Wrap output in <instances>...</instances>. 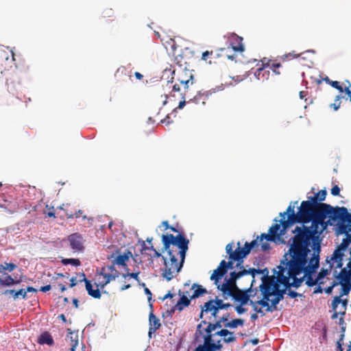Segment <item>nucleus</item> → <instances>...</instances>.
<instances>
[{
	"mask_svg": "<svg viewBox=\"0 0 351 351\" xmlns=\"http://www.w3.org/2000/svg\"><path fill=\"white\" fill-rule=\"evenodd\" d=\"M341 98H343V99H346L344 96H341V95H337L336 96V98L335 99V103L334 104H332L330 105V106L332 108H333V109L337 111V110L339 109L340 106H341V101H340V99Z\"/></svg>",
	"mask_w": 351,
	"mask_h": 351,
	"instance_id": "obj_52",
	"label": "nucleus"
},
{
	"mask_svg": "<svg viewBox=\"0 0 351 351\" xmlns=\"http://www.w3.org/2000/svg\"><path fill=\"white\" fill-rule=\"evenodd\" d=\"M3 294L8 295H11L14 300H17L19 297H21L23 299L25 300L27 298V295H26V291H25V289L21 288L19 290L15 289H6Z\"/></svg>",
	"mask_w": 351,
	"mask_h": 351,
	"instance_id": "obj_24",
	"label": "nucleus"
},
{
	"mask_svg": "<svg viewBox=\"0 0 351 351\" xmlns=\"http://www.w3.org/2000/svg\"><path fill=\"white\" fill-rule=\"evenodd\" d=\"M189 240L186 238V234L182 230L176 235L174 245L178 247L179 250H189Z\"/></svg>",
	"mask_w": 351,
	"mask_h": 351,
	"instance_id": "obj_16",
	"label": "nucleus"
},
{
	"mask_svg": "<svg viewBox=\"0 0 351 351\" xmlns=\"http://www.w3.org/2000/svg\"><path fill=\"white\" fill-rule=\"evenodd\" d=\"M199 351H219L215 344V339H212L211 335H204V343L199 344L197 346Z\"/></svg>",
	"mask_w": 351,
	"mask_h": 351,
	"instance_id": "obj_12",
	"label": "nucleus"
},
{
	"mask_svg": "<svg viewBox=\"0 0 351 351\" xmlns=\"http://www.w3.org/2000/svg\"><path fill=\"white\" fill-rule=\"evenodd\" d=\"M340 284V282H337V280H333L332 282H331V285L328 287H327L326 288L324 289V291L327 294V295H331L332 293V291H333V289L339 285Z\"/></svg>",
	"mask_w": 351,
	"mask_h": 351,
	"instance_id": "obj_48",
	"label": "nucleus"
},
{
	"mask_svg": "<svg viewBox=\"0 0 351 351\" xmlns=\"http://www.w3.org/2000/svg\"><path fill=\"white\" fill-rule=\"evenodd\" d=\"M298 203V201L290 203L287 209L289 217L302 221L304 223H311V226H297L292 230L293 236L287 241V245L312 244L319 228L317 226L313 227L314 218L312 214L306 213V211L302 208V204L298 207V213L295 212V207Z\"/></svg>",
	"mask_w": 351,
	"mask_h": 351,
	"instance_id": "obj_2",
	"label": "nucleus"
},
{
	"mask_svg": "<svg viewBox=\"0 0 351 351\" xmlns=\"http://www.w3.org/2000/svg\"><path fill=\"white\" fill-rule=\"evenodd\" d=\"M259 290L263 296L262 299L260 300L261 307L266 308L265 312H273V310H269V308L271 307V304H269L270 295H269L267 284L262 282L259 286Z\"/></svg>",
	"mask_w": 351,
	"mask_h": 351,
	"instance_id": "obj_11",
	"label": "nucleus"
},
{
	"mask_svg": "<svg viewBox=\"0 0 351 351\" xmlns=\"http://www.w3.org/2000/svg\"><path fill=\"white\" fill-rule=\"evenodd\" d=\"M82 240V236L78 232L73 233L68 237L71 248L77 252H83L84 250Z\"/></svg>",
	"mask_w": 351,
	"mask_h": 351,
	"instance_id": "obj_9",
	"label": "nucleus"
},
{
	"mask_svg": "<svg viewBox=\"0 0 351 351\" xmlns=\"http://www.w3.org/2000/svg\"><path fill=\"white\" fill-rule=\"evenodd\" d=\"M344 252L345 251L339 249L338 247H336L332 255L330 256V261L343 259L345 256Z\"/></svg>",
	"mask_w": 351,
	"mask_h": 351,
	"instance_id": "obj_44",
	"label": "nucleus"
},
{
	"mask_svg": "<svg viewBox=\"0 0 351 351\" xmlns=\"http://www.w3.org/2000/svg\"><path fill=\"white\" fill-rule=\"evenodd\" d=\"M289 249L273 272L278 282L289 287L298 289L306 276L317 271L320 267V252L313 244L288 245Z\"/></svg>",
	"mask_w": 351,
	"mask_h": 351,
	"instance_id": "obj_1",
	"label": "nucleus"
},
{
	"mask_svg": "<svg viewBox=\"0 0 351 351\" xmlns=\"http://www.w3.org/2000/svg\"><path fill=\"white\" fill-rule=\"evenodd\" d=\"M139 274H140V271L127 272L125 274H123L122 276L125 279H126L127 278H130L134 279L136 282H139V277H138Z\"/></svg>",
	"mask_w": 351,
	"mask_h": 351,
	"instance_id": "obj_49",
	"label": "nucleus"
},
{
	"mask_svg": "<svg viewBox=\"0 0 351 351\" xmlns=\"http://www.w3.org/2000/svg\"><path fill=\"white\" fill-rule=\"evenodd\" d=\"M204 328H203L202 324H197L195 332L194 334V343H196L197 341H199L200 337H202L204 339V335H205V332L204 330Z\"/></svg>",
	"mask_w": 351,
	"mask_h": 351,
	"instance_id": "obj_41",
	"label": "nucleus"
},
{
	"mask_svg": "<svg viewBox=\"0 0 351 351\" xmlns=\"http://www.w3.org/2000/svg\"><path fill=\"white\" fill-rule=\"evenodd\" d=\"M238 247L234 250V257L238 259V265L243 263L244 259L249 255L244 247H241L240 242L237 243Z\"/></svg>",
	"mask_w": 351,
	"mask_h": 351,
	"instance_id": "obj_25",
	"label": "nucleus"
},
{
	"mask_svg": "<svg viewBox=\"0 0 351 351\" xmlns=\"http://www.w3.org/2000/svg\"><path fill=\"white\" fill-rule=\"evenodd\" d=\"M67 337L72 342L70 351H75L76 346L78 345V335L77 332L72 331L70 328H67Z\"/></svg>",
	"mask_w": 351,
	"mask_h": 351,
	"instance_id": "obj_32",
	"label": "nucleus"
},
{
	"mask_svg": "<svg viewBox=\"0 0 351 351\" xmlns=\"http://www.w3.org/2000/svg\"><path fill=\"white\" fill-rule=\"evenodd\" d=\"M36 189L34 186H29L28 188H25L22 191V197L25 202H27L29 200L34 199L36 197Z\"/></svg>",
	"mask_w": 351,
	"mask_h": 351,
	"instance_id": "obj_30",
	"label": "nucleus"
},
{
	"mask_svg": "<svg viewBox=\"0 0 351 351\" xmlns=\"http://www.w3.org/2000/svg\"><path fill=\"white\" fill-rule=\"evenodd\" d=\"M335 279L337 280V282H340L341 285V289L340 293V296L348 295L351 291V280H346L344 279L335 278Z\"/></svg>",
	"mask_w": 351,
	"mask_h": 351,
	"instance_id": "obj_27",
	"label": "nucleus"
},
{
	"mask_svg": "<svg viewBox=\"0 0 351 351\" xmlns=\"http://www.w3.org/2000/svg\"><path fill=\"white\" fill-rule=\"evenodd\" d=\"M61 263L63 265H71L74 267H78L81 265V261L77 258H63L61 260Z\"/></svg>",
	"mask_w": 351,
	"mask_h": 351,
	"instance_id": "obj_39",
	"label": "nucleus"
},
{
	"mask_svg": "<svg viewBox=\"0 0 351 351\" xmlns=\"http://www.w3.org/2000/svg\"><path fill=\"white\" fill-rule=\"evenodd\" d=\"M153 252H154V254L152 255L149 254H147V255H149L153 258H162V259L163 261V264L165 265V268L162 269V276L167 281L171 280L173 278V276L172 274L173 272L171 271V267H169V263L168 262L167 258L165 256H162V253L159 252L156 250H155V251H154Z\"/></svg>",
	"mask_w": 351,
	"mask_h": 351,
	"instance_id": "obj_8",
	"label": "nucleus"
},
{
	"mask_svg": "<svg viewBox=\"0 0 351 351\" xmlns=\"http://www.w3.org/2000/svg\"><path fill=\"white\" fill-rule=\"evenodd\" d=\"M221 310H228L229 308L232 307L233 305L228 302H224L223 299H220L216 296L214 299H210Z\"/></svg>",
	"mask_w": 351,
	"mask_h": 351,
	"instance_id": "obj_34",
	"label": "nucleus"
},
{
	"mask_svg": "<svg viewBox=\"0 0 351 351\" xmlns=\"http://www.w3.org/2000/svg\"><path fill=\"white\" fill-rule=\"evenodd\" d=\"M243 276V270H239V271H232L229 273V278L228 279L231 284H234L238 279Z\"/></svg>",
	"mask_w": 351,
	"mask_h": 351,
	"instance_id": "obj_42",
	"label": "nucleus"
},
{
	"mask_svg": "<svg viewBox=\"0 0 351 351\" xmlns=\"http://www.w3.org/2000/svg\"><path fill=\"white\" fill-rule=\"evenodd\" d=\"M182 100L179 102L178 107L176 108L175 109H173L172 112H171V114H173L174 117L176 116L177 110L178 109L181 110V109L184 108V107L186 105V102L185 101L184 95H182Z\"/></svg>",
	"mask_w": 351,
	"mask_h": 351,
	"instance_id": "obj_55",
	"label": "nucleus"
},
{
	"mask_svg": "<svg viewBox=\"0 0 351 351\" xmlns=\"http://www.w3.org/2000/svg\"><path fill=\"white\" fill-rule=\"evenodd\" d=\"M317 271H315L313 274H309L306 276V278L305 280V284L308 287H313L315 285H319V282L317 280V278H313V276H315L317 274Z\"/></svg>",
	"mask_w": 351,
	"mask_h": 351,
	"instance_id": "obj_40",
	"label": "nucleus"
},
{
	"mask_svg": "<svg viewBox=\"0 0 351 351\" xmlns=\"http://www.w3.org/2000/svg\"><path fill=\"white\" fill-rule=\"evenodd\" d=\"M17 266L14 263L5 262L3 264H0V274H3V272H5V271L11 272Z\"/></svg>",
	"mask_w": 351,
	"mask_h": 351,
	"instance_id": "obj_43",
	"label": "nucleus"
},
{
	"mask_svg": "<svg viewBox=\"0 0 351 351\" xmlns=\"http://www.w3.org/2000/svg\"><path fill=\"white\" fill-rule=\"evenodd\" d=\"M6 84L8 86V91L13 96H15L16 99L22 101L23 99L18 92V89L21 87L20 83H15L13 81L10 82L8 80H7Z\"/></svg>",
	"mask_w": 351,
	"mask_h": 351,
	"instance_id": "obj_21",
	"label": "nucleus"
},
{
	"mask_svg": "<svg viewBox=\"0 0 351 351\" xmlns=\"http://www.w3.org/2000/svg\"><path fill=\"white\" fill-rule=\"evenodd\" d=\"M15 277L13 278L11 275L6 272H3L0 275V286L3 287H10L16 285Z\"/></svg>",
	"mask_w": 351,
	"mask_h": 351,
	"instance_id": "obj_19",
	"label": "nucleus"
},
{
	"mask_svg": "<svg viewBox=\"0 0 351 351\" xmlns=\"http://www.w3.org/2000/svg\"><path fill=\"white\" fill-rule=\"evenodd\" d=\"M167 252L168 254V256H169V261H168L169 263V266L170 265L171 267L175 266L176 270L177 265H178V262L176 255L173 254V250H168V251H167Z\"/></svg>",
	"mask_w": 351,
	"mask_h": 351,
	"instance_id": "obj_46",
	"label": "nucleus"
},
{
	"mask_svg": "<svg viewBox=\"0 0 351 351\" xmlns=\"http://www.w3.org/2000/svg\"><path fill=\"white\" fill-rule=\"evenodd\" d=\"M246 305H242V304H237L233 305L232 307H234L235 311L239 315H241L244 313H245L247 311V309L245 307Z\"/></svg>",
	"mask_w": 351,
	"mask_h": 351,
	"instance_id": "obj_51",
	"label": "nucleus"
},
{
	"mask_svg": "<svg viewBox=\"0 0 351 351\" xmlns=\"http://www.w3.org/2000/svg\"><path fill=\"white\" fill-rule=\"evenodd\" d=\"M217 289L221 291V295L223 300H226L229 298L232 300L234 293L232 290V284L229 282L228 277H226L223 282L217 287Z\"/></svg>",
	"mask_w": 351,
	"mask_h": 351,
	"instance_id": "obj_10",
	"label": "nucleus"
},
{
	"mask_svg": "<svg viewBox=\"0 0 351 351\" xmlns=\"http://www.w3.org/2000/svg\"><path fill=\"white\" fill-rule=\"evenodd\" d=\"M245 320L241 318H234L230 320V322L226 323V328H230V329H236L239 326H243Z\"/></svg>",
	"mask_w": 351,
	"mask_h": 351,
	"instance_id": "obj_36",
	"label": "nucleus"
},
{
	"mask_svg": "<svg viewBox=\"0 0 351 351\" xmlns=\"http://www.w3.org/2000/svg\"><path fill=\"white\" fill-rule=\"evenodd\" d=\"M204 311H206V313H211V316L215 319L217 318L218 313L221 311L210 300L204 303Z\"/></svg>",
	"mask_w": 351,
	"mask_h": 351,
	"instance_id": "obj_23",
	"label": "nucleus"
},
{
	"mask_svg": "<svg viewBox=\"0 0 351 351\" xmlns=\"http://www.w3.org/2000/svg\"><path fill=\"white\" fill-rule=\"evenodd\" d=\"M333 276L334 278H341L346 280H351V267L342 268L339 274L335 270L333 273Z\"/></svg>",
	"mask_w": 351,
	"mask_h": 351,
	"instance_id": "obj_31",
	"label": "nucleus"
},
{
	"mask_svg": "<svg viewBox=\"0 0 351 351\" xmlns=\"http://www.w3.org/2000/svg\"><path fill=\"white\" fill-rule=\"evenodd\" d=\"M333 265L330 264L328 268H322L319 272L317 271L316 278L319 285L324 284V279L330 274Z\"/></svg>",
	"mask_w": 351,
	"mask_h": 351,
	"instance_id": "obj_28",
	"label": "nucleus"
},
{
	"mask_svg": "<svg viewBox=\"0 0 351 351\" xmlns=\"http://www.w3.org/2000/svg\"><path fill=\"white\" fill-rule=\"evenodd\" d=\"M329 226L334 227V230L337 236L345 234L346 237H350L351 239V212L350 210L345 206H341V209H339L336 213L318 228L312 244L320 253L324 237V233L328 232Z\"/></svg>",
	"mask_w": 351,
	"mask_h": 351,
	"instance_id": "obj_3",
	"label": "nucleus"
},
{
	"mask_svg": "<svg viewBox=\"0 0 351 351\" xmlns=\"http://www.w3.org/2000/svg\"><path fill=\"white\" fill-rule=\"evenodd\" d=\"M253 308V311L261 315V317H263L265 315V312L263 310L262 307H258V306L255 305L254 306H252Z\"/></svg>",
	"mask_w": 351,
	"mask_h": 351,
	"instance_id": "obj_64",
	"label": "nucleus"
},
{
	"mask_svg": "<svg viewBox=\"0 0 351 351\" xmlns=\"http://www.w3.org/2000/svg\"><path fill=\"white\" fill-rule=\"evenodd\" d=\"M269 66L271 69V70L273 71V72L275 74H276V75L280 74V72L278 70V69L281 66V64L280 62L273 63L271 66L269 64Z\"/></svg>",
	"mask_w": 351,
	"mask_h": 351,
	"instance_id": "obj_61",
	"label": "nucleus"
},
{
	"mask_svg": "<svg viewBox=\"0 0 351 351\" xmlns=\"http://www.w3.org/2000/svg\"><path fill=\"white\" fill-rule=\"evenodd\" d=\"M178 295L180 299L178 300L177 303L175 304V308H177L178 311H182L184 308L188 307L191 304V302L192 299L189 298L186 295L182 292L181 290H179Z\"/></svg>",
	"mask_w": 351,
	"mask_h": 351,
	"instance_id": "obj_15",
	"label": "nucleus"
},
{
	"mask_svg": "<svg viewBox=\"0 0 351 351\" xmlns=\"http://www.w3.org/2000/svg\"><path fill=\"white\" fill-rule=\"evenodd\" d=\"M243 276L245 275H250L253 278H254L256 274H258V269L254 267L250 268L248 269H243Z\"/></svg>",
	"mask_w": 351,
	"mask_h": 351,
	"instance_id": "obj_54",
	"label": "nucleus"
},
{
	"mask_svg": "<svg viewBox=\"0 0 351 351\" xmlns=\"http://www.w3.org/2000/svg\"><path fill=\"white\" fill-rule=\"evenodd\" d=\"M339 304V297H338V295H335L333 297V299L331 302L332 310L330 311H337Z\"/></svg>",
	"mask_w": 351,
	"mask_h": 351,
	"instance_id": "obj_57",
	"label": "nucleus"
},
{
	"mask_svg": "<svg viewBox=\"0 0 351 351\" xmlns=\"http://www.w3.org/2000/svg\"><path fill=\"white\" fill-rule=\"evenodd\" d=\"M191 289L193 291L191 295L192 300L199 298L207 293L206 289L197 283L193 284Z\"/></svg>",
	"mask_w": 351,
	"mask_h": 351,
	"instance_id": "obj_26",
	"label": "nucleus"
},
{
	"mask_svg": "<svg viewBox=\"0 0 351 351\" xmlns=\"http://www.w3.org/2000/svg\"><path fill=\"white\" fill-rule=\"evenodd\" d=\"M269 234L274 237V238H276V241H279L282 243H285V241L283 239H281V237L283 234H281L282 230H281V226L278 223L273 224L268 230Z\"/></svg>",
	"mask_w": 351,
	"mask_h": 351,
	"instance_id": "obj_22",
	"label": "nucleus"
},
{
	"mask_svg": "<svg viewBox=\"0 0 351 351\" xmlns=\"http://www.w3.org/2000/svg\"><path fill=\"white\" fill-rule=\"evenodd\" d=\"M243 38L238 36L235 33H232L230 37V42L232 49L234 51L243 52L245 50V47L242 43Z\"/></svg>",
	"mask_w": 351,
	"mask_h": 351,
	"instance_id": "obj_13",
	"label": "nucleus"
},
{
	"mask_svg": "<svg viewBox=\"0 0 351 351\" xmlns=\"http://www.w3.org/2000/svg\"><path fill=\"white\" fill-rule=\"evenodd\" d=\"M230 317V313H224L221 317H219L218 319L223 324V326L226 328V323L230 322V320L229 319Z\"/></svg>",
	"mask_w": 351,
	"mask_h": 351,
	"instance_id": "obj_59",
	"label": "nucleus"
},
{
	"mask_svg": "<svg viewBox=\"0 0 351 351\" xmlns=\"http://www.w3.org/2000/svg\"><path fill=\"white\" fill-rule=\"evenodd\" d=\"M327 195V191L322 189L315 193L314 195L307 196V200L302 202V208L306 211V213L312 214L314 218L313 227H319L336 213L341 206H333L329 204L324 203Z\"/></svg>",
	"mask_w": 351,
	"mask_h": 351,
	"instance_id": "obj_4",
	"label": "nucleus"
},
{
	"mask_svg": "<svg viewBox=\"0 0 351 351\" xmlns=\"http://www.w3.org/2000/svg\"><path fill=\"white\" fill-rule=\"evenodd\" d=\"M233 243H230L226 247V252L228 254V257H230V255L234 256V250H233Z\"/></svg>",
	"mask_w": 351,
	"mask_h": 351,
	"instance_id": "obj_60",
	"label": "nucleus"
},
{
	"mask_svg": "<svg viewBox=\"0 0 351 351\" xmlns=\"http://www.w3.org/2000/svg\"><path fill=\"white\" fill-rule=\"evenodd\" d=\"M341 189L338 185H334L330 191L333 196H339L340 195Z\"/></svg>",
	"mask_w": 351,
	"mask_h": 351,
	"instance_id": "obj_63",
	"label": "nucleus"
},
{
	"mask_svg": "<svg viewBox=\"0 0 351 351\" xmlns=\"http://www.w3.org/2000/svg\"><path fill=\"white\" fill-rule=\"evenodd\" d=\"M267 67H269V64H263V66L262 67H260L258 69H256V71H255L254 73V76L258 79V80H261V73L262 71H263V70L267 68Z\"/></svg>",
	"mask_w": 351,
	"mask_h": 351,
	"instance_id": "obj_58",
	"label": "nucleus"
},
{
	"mask_svg": "<svg viewBox=\"0 0 351 351\" xmlns=\"http://www.w3.org/2000/svg\"><path fill=\"white\" fill-rule=\"evenodd\" d=\"M77 276L81 277L82 279L79 280L80 282H84L86 290L90 297L95 299H100L101 297V292L99 289H94L91 280L86 278L84 272H80Z\"/></svg>",
	"mask_w": 351,
	"mask_h": 351,
	"instance_id": "obj_7",
	"label": "nucleus"
},
{
	"mask_svg": "<svg viewBox=\"0 0 351 351\" xmlns=\"http://www.w3.org/2000/svg\"><path fill=\"white\" fill-rule=\"evenodd\" d=\"M284 289H286V294L292 299L297 298H302L304 297V295L302 293H298L295 291L292 290L291 289L293 287H289V286L285 285V284H280Z\"/></svg>",
	"mask_w": 351,
	"mask_h": 351,
	"instance_id": "obj_38",
	"label": "nucleus"
},
{
	"mask_svg": "<svg viewBox=\"0 0 351 351\" xmlns=\"http://www.w3.org/2000/svg\"><path fill=\"white\" fill-rule=\"evenodd\" d=\"M130 256H132V253L130 250H126L123 254H121L120 250L117 249L110 255L108 256L107 258L112 261L113 265L122 266L126 264Z\"/></svg>",
	"mask_w": 351,
	"mask_h": 351,
	"instance_id": "obj_6",
	"label": "nucleus"
},
{
	"mask_svg": "<svg viewBox=\"0 0 351 351\" xmlns=\"http://www.w3.org/2000/svg\"><path fill=\"white\" fill-rule=\"evenodd\" d=\"M149 327L154 328L155 330H158L161 326L160 319L154 315L152 311L149 315Z\"/></svg>",
	"mask_w": 351,
	"mask_h": 351,
	"instance_id": "obj_35",
	"label": "nucleus"
},
{
	"mask_svg": "<svg viewBox=\"0 0 351 351\" xmlns=\"http://www.w3.org/2000/svg\"><path fill=\"white\" fill-rule=\"evenodd\" d=\"M232 300L237 304L247 305L250 304L251 299L250 295L244 294L240 290L235 293L232 297Z\"/></svg>",
	"mask_w": 351,
	"mask_h": 351,
	"instance_id": "obj_18",
	"label": "nucleus"
},
{
	"mask_svg": "<svg viewBox=\"0 0 351 351\" xmlns=\"http://www.w3.org/2000/svg\"><path fill=\"white\" fill-rule=\"evenodd\" d=\"M240 291L241 292H243L244 294L249 295H250V299H251L252 297H254L256 295V292H257V289H254L252 288V285H251L249 288L240 289Z\"/></svg>",
	"mask_w": 351,
	"mask_h": 351,
	"instance_id": "obj_50",
	"label": "nucleus"
},
{
	"mask_svg": "<svg viewBox=\"0 0 351 351\" xmlns=\"http://www.w3.org/2000/svg\"><path fill=\"white\" fill-rule=\"evenodd\" d=\"M351 245V239H350V237H345L342 239V241L341 243L338 245L337 247H338L339 249L346 252L348 248H349V246Z\"/></svg>",
	"mask_w": 351,
	"mask_h": 351,
	"instance_id": "obj_47",
	"label": "nucleus"
},
{
	"mask_svg": "<svg viewBox=\"0 0 351 351\" xmlns=\"http://www.w3.org/2000/svg\"><path fill=\"white\" fill-rule=\"evenodd\" d=\"M280 223L282 224V232L281 234H285L287 232V230L291 228L292 226L296 223H300V226H307L308 223H304L302 221L298 220L297 219L288 217V219L287 220L285 219H281Z\"/></svg>",
	"mask_w": 351,
	"mask_h": 351,
	"instance_id": "obj_14",
	"label": "nucleus"
},
{
	"mask_svg": "<svg viewBox=\"0 0 351 351\" xmlns=\"http://www.w3.org/2000/svg\"><path fill=\"white\" fill-rule=\"evenodd\" d=\"M226 275L224 272L221 271V270H218L217 269H215L210 276V280L214 281V284L217 287L221 285V280L223 278V276Z\"/></svg>",
	"mask_w": 351,
	"mask_h": 351,
	"instance_id": "obj_33",
	"label": "nucleus"
},
{
	"mask_svg": "<svg viewBox=\"0 0 351 351\" xmlns=\"http://www.w3.org/2000/svg\"><path fill=\"white\" fill-rule=\"evenodd\" d=\"M161 237L162 243L163 244V247L161 250V252L164 253L168 250H171L170 249V246L171 245H174L176 236H174L172 234H162Z\"/></svg>",
	"mask_w": 351,
	"mask_h": 351,
	"instance_id": "obj_17",
	"label": "nucleus"
},
{
	"mask_svg": "<svg viewBox=\"0 0 351 351\" xmlns=\"http://www.w3.org/2000/svg\"><path fill=\"white\" fill-rule=\"evenodd\" d=\"M223 328V324L219 319H216L215 322H209L208 326L204 329L205 334L211 335V332L215 331L217 329L221 330Z\"/></svg>",
	"mask_w": 351,
	"mask_h": 351,
	"instance_id": "obj_29",
	"label": "nucleus"
},
{
	"mask_svg": "<svg viewBox=\"0 0 351 351\" xmlns=\"http://www.w3.org/2000/svg\"><path fill=\"white\" fill-rule=\"evenodd\" d=\"M138 243L141 245L140 253L143 254L145 251H147V245L145 243V241L141 239L138 240Z\"/></svg>",
	"mask_w": 351,
	"mask_h": 351,
	"instance_id": "obj_62",
	"label": "nucleus"
},
{
	"mask_svg": "<svg viewBox=\"0 0 351 351\" xmlns=\"http://www.w3.org/2000/svg\"><path fill=\"white\" fill-rule=\"evenodd\" d=\"M267 287L270 298L274 297L272 299H270L271 307L269 308V310L276 311L278 304L285 298L286 289H284L283 287L281 289L280 283L278 285L276 283H268Z\"/></svg>",
	"mask_w": 351,
	"mask_h": 351,
	"instance_id": "obj_5",
	"label": "nucleus"
},
{
	"mask_svg": "<svg viewBox=\"0 0 351 351\" xmlns=\"http://www.w3.org/2000/svg\"><path fill=\"white\" fill-rule=\"evenodd\" d=\"M37 343L40 345H47L49 346H52L55 343L52 335L47 331H45L39 335Z\"/></svg>",
	"mask_w": 351,
	"mask_h": 351,
	"instance_id": "obj_20",
	"label": "nucleus"
},
{
	"mask_svg": "<svg viewBox=\"0 0 351 351\" xmlns=\"http://www.w3.org/2000/svg\"><path fill=\"white\" fill-rule=\"evenodd\" d=\"M223 342L225 343H231L237 341V338L234 332H231V335H228L225 339H222Z\"/></svg>",
	"mask_w": 351,
	"mask_h": 351,
	"instance_id": "obj_56",
	"label": "nucleus"
},
{
	"mask_svg": "<svg viewBox=\"0 0 351 351\" xmlns=\"http://www.w3.org/2000/svg\"><path fill=\"white\" fill-rule=\"evenodd\" d=\"M228 259L229 261L227 262V267L224 272L226 274L228 273V270L234 269V263H236V267H240V265H238V259L234 256L230 255V257H228Z\"/></svg>",
	"mask_w": 351,
	"mask_h": 351,
	"instance_id": "obj_45",
	"label": "nucleus"
},
{
	"mask_svg": "<svg viewBox=\"0 0 351 351\" xmlns=\"http://www.w3.org/2000/svg\"><path fill=\"white\" fill-rule=\"evenodd\" d=\"M106 280L104 282L97 283L95 282V285L97 287V289H104L108 284H109L112 280H115L117 278V274H108L106 275V277H104Z\"/></svg>",
	"mask_w": 351,
	"mask_h": 351,
	"instance_id": "obj_37",
	"label": "nucleus"
},
{
	"mask_svg": "<svg viewBox=\"0 0 351 351\" xmlns=\"http://www.w3.org/2000/svg\"><path fill=\"white\" fill-rule=\"evenodd\" d=\"M258 239H260L261 242H263V240H267L269 241L276 242V238H274V237L271 236L269 233H262L260 237H258Z\"/></svg>",
	"mask_w": 351,
	"mask_h": 351,
	"instance_id": "obj_53",
	"label": "nucleus"
}]
</instances>
